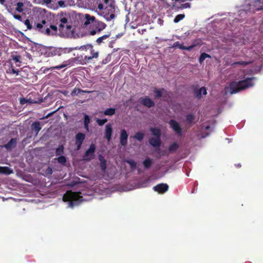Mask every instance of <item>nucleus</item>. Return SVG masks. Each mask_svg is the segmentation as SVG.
I'll use <instances>...</instances> for the list:
<instances>
[{"label":"nucleus","instance_id":"obj_49","mask_svg":"<svg viewBox=\"0 0 263 263\" xmlns=\"http://www.w3.org/2000/svg\"><path fill=\"white\" fill-rule=\"evenodd\" d=\"M191 4L189 3H186L184 4H182L181 5L180 8L184 9V8H190L191 7Z\"/></svg>","mask_w":263,"mask_h":263},{"label":"nucleus","instance_id":"obj_22","mask_svg":"<svg viewBox=\"0 0 263 263\" xmlns=\"http://www.w3.org/2000/svg\"><path fill=\"white\" fill-rule=\"evenodd\" d=\"M195 93L196 97L198 99H200L201 98L202 93L205 95L207 93V92L205 87H202L199 89L196 90Z\"/></svg>","mask_w":263,"mask_h":263},{"label":"nucleus","instance_id":"obj_61","mask_svg":"<svg viewBox=\"0 0 263 263\" xmlns=\"http://www.w3.org/2000/svg\"><path fill=\"white\" fill-rule=\"evenodd\" d=\"M71 26L70 25H66V28L67 29H71Z\"/></svg>","mask_w":263,"mask_h":263},{"label":"nucleus","instance_id":"obj_17","mask_svg":"<svg viewBox=\"0 0 263 263\" xmlns=\"http://www.w3.org/2000/svg\"><path fill=\"white\" fill-rule=\"evenodd\" d=\"M149 143L154 147H159L161 144L160 137H152L148 140Z\"/></svg>","mask_w":263,"mask_h":263},{"label":"nucleus","instance_id":"obj_38","mask_svg":"<svg viewBox=\"0 0 263 263\" xmlns=\"http://www.w3.org/2000/svg\"><path fill=\"white\" fill-rule=\"evenodd\" d=\"M185 17V15L184 14H179L176 15L174 19V22L175 23H177L180 21L182 20Z\"/></svg>","mask_w":263,"mask_h":263},{"label":"nucleus","instance_id":"obj_53","mask_svg":"<svg viewBox=\"0 0 263 263\" xmlns=\"http://www.w3.org/2000/svg\"><path fill=\"white\" fill-rule=\"evenodd\" d=\"M176 45H175V46L178 47L179 48H180L181 49H185V46L179 44L178 42L176 43Z\"/></svg>","mask_w":263,"mask_h":263},{"label":"nucleus","instance_id":"obj_59","mask_svg":"<svg viewBox=\"0 0 263 263\" xmlns=\"http://www.w3.org/2000/svg\"><path fill=\"white\" fill-rule=\"evenodd\" d=\"M0 4L5 6L6 5V0H0Z\"/></svg>","mask_w":263,"mask_h":263},{"label":"nucleus","instance_id":"obj_28","mask_svg":"<svg viewBox=\"0 0 263 263\" xmlns=\"http://www.w3.org/2000/svg\"><path fill=\"white\" fill-rule=\"evenodd\" d=\"M12 60L16 63V66H20L22 62L21 61V56L20 55H12Z\"/></svg>","mask_w":263,"mask_h":263},{"label":"nucleus","instance_id":"obj_14","mask_svg":"<svg viewBox=\"0 0 263 263\" xmlns=\"http://www.w3.org/2000/svg\"><path fill=\"white\" fill-rule=\"evenodd\" d=\"M140 102L144 106L148 108H151L152 107L154 106L155 105L154 102L148 97H145V98H141Z\"/></svg>","mask_w":263,"mask_h":263},{"label":"nucleus","instance_id":"obj_13","mask_svg":"<svg viewBox=\"0 0 263 263\" xmlns=\"http://www.w3.org/2000/svg\"><path fill=\"white\" fill-rule=\"evenodd\" d=\"M128 134L125 129H123L121 130L120 134V142L122 146H125L127 144Z\"/></svg>","mask_w":263,"mask_h":263},{"label":"nucleus","instance_id":"obj_51","mask_svg":"<svg viewBox=\"0 0 263 263\" xmlns=\"http://www.w3.org/2000/svg\"><path fill=\"white\" fill-rule=\"evenodd\" d=\"M58 4L59 7L64 8L66 7L65 2L63 1H60L58 2Z\"/></svg>","mask_w":263,"mask_h":263},{"label":"nucleus","instance_id":"obj_37","mask_svg":"<svg viewBox=\"0 0 263 263\" xmlns=\"http://www.w3.org/2000/svg\"><path fill=\"white\" fill-rule=\"evenodd\" d=\"M10 67L7 71V72L12 73V74H16V75H18V70L14 69L11 62H10Z\"/></svg>","mask_w":263,"mask_h":263},{"label":"nucleus","instance_id":"obj_56","mask_svg":"<svg viewBox=\"0 0 263 263\" xmlns=\"http://www.w3.org/2000/svg\"><path fill=\"white\" fill-rule=\"evenodd\" d=\"M64 27V24L60 23V24L59 25V28L60 30H63V28Z\"/></svg>","mask_w":263,"mask_h":263},{"label":"nucleus","instance_id":"obj_16","mask_svg":"<svg viewBox=\"0 0 263 263\" xmlns=\"http://www.w3.org/2000/svg\"><path fill=\"white\" fill-rule=\"evenodd\" d=\"M112 134V128L111 124L109 123L106 125L105 130V137L108 141L111 140Z\"/></svg>","mask_w":263,"mask_h":263},{"label":"nucleus","instance_id":"obj_4","mask_svg":"<svg viewBox=\"0 0 263 263\" xmlns=\"http://www.w3.org/2000/svg\"><path fill=\"white\" fill-rule=\"evenodd\" d=\"M106 24L98 20L95 22L91 26H90L88 29V33L90 35H95L99 34L106 27Z\"/></svg>","mask_w":263,"mask_h":263},{"label":"nucleus","instance_id":"obj_63","mask_svg":"<svg viewBox=\"0 0 263 263\" xmlns=\"http://www.w3.org/2000/svg\"><path fill=\"white\" fill-rule=\"evenodd\" d=\"M103 64H106L107 63V61H104V60L103 61Z\"/></svg>","mask_w":263,"mask_h":263},{"label":"nucleus","instance_id":"obj_26","mask_svg":"<svg viewBox=\"0 0 263 263\" xmlns=\"http://www.w3.org/2000/svg\"><path fill=\"white\" fill-rule=\"evenodd\" d=\"M149 130L152 132V135L156 137H161V130L160 129L156 127H151Z\"/></svg>","mask_w":263,"mask_h":263},{"label":"nucleus","instance_id":"obj_43","mask_svg":"<svg viewBox=\"0 0 263 263\" xmlns=\"http://www.w3.org/2000/svg\"><path fill=\"white\" fill-rule=\"evenodd\" d=\"M103 2L104 4L107 5V6H113L115 5V0H103Z\"/></svg>","mask_w":263,"mask_h":263},{"label":"nucleus","instance_id":"obj_24","mask_svg":"<svg viewBox=\"0 0 263 263\" xmlns=\"http://www.w3.org/2000/svg\"><path fill=\"white\" fill-rule=\"evenodd\" d=\"M80 92L89 93H91V91H88V90H82V89H81L80 88H74L72 90V91H71V95L72 97H74V96H78V93H80Z\"/></svg>","mask_w":263,"mask_h":263},{"label":"nucleus","instance_id":"obj_31","mask_svg":"<svg viewBox=\"0 0 263 263\" xmlns=\"http://www.w3.org/2000/svg\"><path fill=\"white\" fill-rule=\"evenodd\" d=\"M8 11L11 15H12L15 19L20 21H22V17L20 14H17L16 12H14L12 9H8Z\"/></svg>","mask_w":263,"mask_h":263},{"label":"nucleus","instance_id":"obj_21","mask_svg":"<svg viewBox=\"0 0 263 263\" xmlns=\"http://www.w3.org/2000/svg\"><path fill=\"white\" fill-rule=\"evenodd\" d=\"M41 128L42 127L41 126L40 122L35 121L33 122L31 125V129L32 130H34L36 132V135H37L39 133Z\"/></svg>","mask_w":263,"mask_h":263},{"label":"nucleus","instance_id":"obj_52","mask_svg":"<svg viewBox=\"0 0 263 263\" xmlns=\"http://www.w3.org/2000/svg\"><path fill=\"white\" fill-rule=\"evenodd\" d=\"M67 21H68V20L66 17H62L60 19V23H62L64 24H65L67 23Z\"/></svg>","mask_w":263,"mask_h":263},{"label":"nucleus","instance_id":"obj_57","mask_svg":"<svg viewBox=\"0 0 263 263\" xmlns=\"http://www.w3.org/2000/svg\"><path fill=\"white\" fill-rule=\"evenodd\" d=\"M103 8H104V6H103V4H101V3H100L98 6V8L100 10H102L103 9Z\"/></svg>","mask_w":263,"mask_h":263},{"label":"nucleus","instance_id":"obj_34","mask_svg":"<svg viewBox=\"0 0 263 263\" xmlns=\"http://www.w3.org/2000/svg\"><path fill=\"white\" fill-rule=\"evenodd\" d=\"M64 146L63 145H59L55 149V155L57 156H62L64 154Z\"/></svg>","mask_w":263,"mask_h":263},{"label":"nucleus","instance_id":"obj_44","mask_svg":"<svg viewBox=\"0 0 263 263\" xmlns=\"http://www.w3.org/2000/svg\"><path fill=\"white\" fill-rule=\"evenodd\" d=\"M250 63H251L250 62H245V61H240L234 62L233 63V65H240L246 66Z\"/></svg>","mask_w":263,"mask_h":263},{"label":"nucleus","instance_id":"obj_6","mask_svg":"<svg viewBox=\"0 0 263 263\" xmlns=\"http://www.w3.org/2000/svg\"><path fill=\"white\" fill-rule=\"evenodd\" d=\"M91 55L90 56H85L83 59L82 60L80 59V57H76L74 59V61H78L80 62L81 64H84L88 63L91 62V61L93 59H97L99 57V52L98 51H95L94 49L92 48V50H90Z\"/></svg>","mask_w":263,"mask_h":263},{"label":"nucleus","instance_id":"obj_29","mask_svg":"<svg viewBox=\"0 0 263 263\" xmlns=\"http://www.w3.org/2000/svg\"><path fill=\"white\" fill-rule=\"evenodd\" d=\"M110 34H111L110 32H108L107 34H104V35L98 37L96 40L97 43L99 45L101 44L103 42L104 40L108 38L110 36Z\"/></svg>","mask_w":263,"mask_h":263},{"label":"nucleus","instance_id":"obj_11","mask_svg":"<svg viewBox=\"0 0 263 263\" xmlns=\"http://www.w3.org/2000/svg\"><path fill=\"white\" fill-rule=\"evenodd\" d=\"M170 125L173 130L178 135L182 134V130L178 122L175 120H171Z\"/></svg>","mask_w":263,"mask_h":263},{"label":"nucleus","instance_id":"obj_54","mask_svg":"<svg viewBox=\"0 0 263 263\" xmlns=\"http://www.w3.org/2000/svg\"><path fill=\"white\" fill-rule=\"evenodd\" d=\"M49 29H51L53 31H54L55 32L57 31L58 28L56 26L50 25V27H49Z\"/></svg>","mask_w":263,"mask_h":263},{"label":"nucleus","instance_id":"obj_45","mask_svg":"<svg viewBox=\"0 0 263 263\" xmlns=\"http://www.w3.org/2000/svg\"><path fill=\"white\" fill-rule=\"evenodd\" d=\"M80 48L83 50L89 49L91 50L92 49L93 46L91 44H87L86 45L82 46Z\"/></svg>","mask_w":263,"mask_h":263},{"label":"nucleus","instance_id":"obj_3","mask_svg":"<svg viewBox=\"0 0 263 263\" xmlns=\"http://www.w3.org/2000/svg\"><path fill=\"white\" fill-rule=\"evenodd\" d=\"M74 48H60L54 47H47L45 48L44 54L46 57L53 56H61L64 54L69 53Z\"/></svg>","mask_w":263,"mask_h":263},{"label":"nucleus","instance_id":"obj_50","mask_svg":"<svg viewBox=\"0 0 263 263\" xmlns=\"http://www.w3.org/2000/svg\"><path fill=\"white\" fill-rule=\"evenodd\" d=\"M52 173V169L50 166H48V168L45 171V173L46 174V175H51Z\"/></svg>","mask_w":263,"mask_h":263},{"label":"nucleus","instance_id":"obj_55","mask_svg":"<svg viewBox=\"0 0 263 263\" xmlns=\"http://www.w3.org/2000/svg\"><path fill=\"white\" fill-rule=\"evenodd\" d=\"M196 46L195 44H194V45H191L190 46H188V47H186L185 46V50H187L188 51H190L195 46Z\"/></svg>","mask_w":263,"mask_h":263},{"label":"nucleus","instance_id":"obj_64","mask_svg":"<svg viewBox=\"0 0 263 263\" xmlns=\"http://www.w3.org/2000/svg\"><path fill=\"white\" fill-rule=\"evenodd\" d=\"M209 128H210L209 126H208L206 127V129H209Z\"/></svg>","mask_w":263,"mask_h":263},{"label":"nucleus","instance_id":"obj_25","mask_svg":"<svg viewBox=\"0 0 263 263\" xmlns=\"http://www.w3.org/2000/svg\"><path fill=\"white\" fill-rule=\"evenodd\" d=\"M164 91H165V89L164 88L157 89L156 88H155L154 89L155 97L156 98H160L162 97L163 95V92Z\"/></svg>","mask_w":263,"mask_h":263},{"label":"nucleus","instance_id":"obj_58","mask_svg":"<svg viewBox=\"0 0 263 263\" xmlns=\"http://www.w3.org/2000/svg\"><path fill=\"white\" fill-rule=\"evenodd\" d=\"M43 1L46 5H49L52 2V0H43Z\"/></svg>","mask_w":263,"mask_h":263},{"label":"nucleus","instance_id":"obj_40","mask_svg":"<svg viewBox=\"0 0 263 263\" xmlns=\"http://www.w3.org/2000/svg\"><path fill=\"white\" fill-rule=\"evenodd\" d=\"M107 122V119L106 118L103 119H97L96 120V122L98 123V124L99 126L103 125Z\"/></svg>","mask_w":263,"mask_h":263},{"label":"nucleus","instance_id":"obj_30","mask_svg":"<svg viewBox=\"0 0 263 263\" xmlns=\"http://www.w3.org/2000/svg\"><path fill=\"white\" fill-rule=\"evenodd\" d=\"M116 109L114 108H108L104 111V115L105 116H112L115 114Z\"/></svg>","mask_w":263,"mask_h":263},{"label":"nucleus","instance_id":"obj_36","mask_svg":"<svg viewBox=\"0 0 263 263\" xmlns=\"http://www.w3.org/2000/svg\"><path fill=\"white\" fill-rule=\"evenodd\" d=\"M178 147L179 145L177 143L175 142L170 146L168 150L170 152H174L178 149Z\"/></svg>","mask_w":263,"mask_h":263},{"label":"nucleus","instance_id":"obj_33","mask_svg":"<svg viewBox=\"0 0 263 263\" xmlns=\"http://www.w3.org/2000/svg\"><path fill=\"white\" fill-rule=\"evenodd\" d=\"M54 160L58 161V162L63 165H65L66 162V158L64 156H59V157L54 158Z\"/></svg>","mask_w":263,"mask_h":263},{"label":"nucleus","instance_id":"obj_20","mask_svg":"<svg viewBox=\"0 0 263 263\" xmlns=\"http://www.w3.org/2000/svg\"><path fill=\"white\" fill-rule=\"evenodd\" d=\"M99 160L100 163V167L102 172H105L106 169V160L104 157L100 155L99 156Z\"/></svg>","mask_w":263,"mask_h":263},{"label":"nucleus","instance_id":"obj_15","mask_svg":"<svg viewBox=\"0 0 263 263\" xmlns=\"http://www.w3.org/2000/svg\"><path fill=\"white\" fill-rule=\"evenodd\" d=\"M14 3L15 4L14 6H16L15 8L13 7H10L9 9H12L14 12H19L22 13L24 11V4L23 2H17L16 0H14Z\"/></svg>","mask_w":263,"mask_h":263},{"label":"nucleus","instance_id":"obj_47","mask_svg":"<svg viewBox=\"0 0 263 263\" xmlns=\"http://www.w3.org/2000/svg\"><path fill=\"white\" fill-rule=\"evenodd\" d=\"M90 121V119L89 117L87 115H85L84 116V124H89Z\"/></svg>","mask_w":263,"mask_h":263},{"label":"nucleus","instance_id":"obj_18","mask_svg":"<svg viewBox=\"0 0 263 263\" xmlns=\"http://www.w3.org/2000/svg\"><path fill=\"white\" fill-rule=\"evenodd\" d=\"M17 143V139L16 138H12L10 141H9L7 144L4 145V147L7 150L10 151L12 148H14Z\"/></svg>","mask_w":263,"mask_h":263},{"label":"nucleus","instance_id":"obj_42","mask_svg":"<svg viewBox=\"0 0 263 263\" xmlns=\"http://www.w3.org/2000/svg\"><path fill=\"white\" fill-rule=\"evenodd\" d=\"M24 23L27 26V28L28 29L31 30V29H33V26H32L30 24V21H29V20L28 19H26L24 21Z\"/></svg>","mask_w":263,"mask_h":263},{"label":"nucleus","instance_id":"obj_19","mask_svg":"<svg viewBox=\"0 0 263 263\" xmlns=\"http://www.w3.org/2000/svg\"><path fill=\"white\" fill-rule=\"evenodd\" d=\"M85 21L84 23V25L85 26L88 25L91 26V25L97 20L94 16H91L88 14L85 15Z\"/></svg>","mask_w":263,"mask_h":263},{"label":"nucleus","instance_id":"obj_7","mask_svg":"<svg viewBox=\"0 0 263 263\" xmlns=\"http://www.w3.org/2000/svg\"><path fill=\"white\" fill-rule=\"evenodd\" d=\"M115 13V5L107 6L105 9L104 13V17L107 21H110L116 17Z\"/></svg>","mask_w":263,"mask_h":263},{"label":"nucleus","instance_id":"obj_46","mask_svg":"<svg viewBox=\"0 0 263 263\" xmlns=\"http://www.w3.org/2000/svg\"><path fill=\"white\" fill-rule=\"evenodd\" d=\"M67 64H61L60 65L53 66L50 68L51 69H61L66 67Z\"/></svg>","mask_w":263,"mask_h":263},{"label":"nucleus","instance_id":"obj_35","mask_svg":"<svg viewBox=\"0 0 263 263\" xmlns=\"http://www.w3.org/2000/svg\"><path fill=\"white\" fill-rule=\"evenodd\" d=\"M144 136V134L143 133L137 132L135 134L134 138L139 141H141L143 140Z\"/></svg>","mask_w":263,"mask_h":263},{"label":"nucleus","instance_id":"obj_1","mask_svg":"<svg viewBox=\"0 0 263 263\" xmlns=\"http://www.w3.org/2000/svg\"><path fill=\"white\" fill-rule=\"evenodd\" d=\"M253 79L254 78H248L244 80L231 82L229 87L230 92L231 94L235 93L253 86L252 81Z\"/></svg>","mask_w":263,"mask_h":263},{"label":"nucleus","instance_id":"obj_10","mask_svg":"<svg viewBox=\"0 0 263 263\" xmlns=\"http://www.w3.org/2000/svg\"><path fill=\"white\" fill-rule=\"evenodd\" d=\"M169 186L166 183H161L153 187V190L159 194H164L168 190Z\"/></svg>","mask_w":263,"mask_h":263},{"label":"nucleus","instance_id":"obj_23","mask_svg":"<svg viewBox=\"0 0 263 263\" xmlns=\"http://www.w3.org/2000/svg\"><path fill=\"white\" fill-rule=\"evenodd\" d=\"M13 173L12 170L8 166H0V174L10 175Z\"/></svg>","mask_w":263,"mask_h":263},{"label":"nucleus","instance_id":"obj_2","mask_svg":"<svg viewBox=\"0 0 263 263\" xmlns=\"http://www.w3.org/2000/svg\"><path fill=\"white\" fill-rule=\"evenodd\" d=\"M83 197L80 195V193L73 192L71 191H68L64 195L63 200L64 201L68 202V206L73 208L74 205H78L82 201Z\"/></svg>","mask_w":263,"mask_h":263},{"label":"nucleus","instance_id":"obj_27","mask_svg":"<svg viewBox=\"0 0 263 263\" xmlns=\"http://www.w3.org/2000/svg\"><path fill=\"white\" fill-rule=\"evenodd\" d=\"M152 164V160L149 158L145 159L143 162V165L145 169H148L150 168Z\"/></svg>","mask_w":263,"mask_h":263},{"label":"nucleus","instance_id":"obj_32","mask_svg":"<svg viewBox=\"0 0 263 263\" xmlns=\"http://www.w3.org/2000/svg\"><path fill=\"white\" fill-rule=\"evenodd\" d=\"M195 117L193 114H190L186 116V121L187 124H192L195 120Z\"/></svg>","mask_w":263,"mask_h":263},{"label":"nucleus","instance_id":"obj_12","mask_svg":"<svg viewBox=\"0 0 263 263\" xmlns=\"http://www.w3.org/2000/svg\"><path fill=\"white\" fill-rule=\"evenodd\" d=\"M85 134L82 133H78L76 135V144L77 147V149L79 150L85 138Z\"/></svg>","mask_w":263,"mask_h":263},{"label":"nucleus","instance_id":"obj_48","mask_svg":"<svg viewBox=\"0 0 263 263\" xmlns=\"http://www.w3.org/2000/svg\"><path fill=\"white\" fill-rule=\"evenodd\" d=\"M163 97L165 100H166L167 99L170 98V92L167 91L166 90H165V91L163 92V95L162 97Z\"/></svg>","mask_w":263,"mask_h":263},{"label":"nucleus","instance_id":"obj_8","mask_svg":"<svg viewBox=\"0 0 263 263\" xmlns=\"http://www.w3.org/2000/svg\"><path fill=\"white\" fill-rule=\"evenodd\" d=\"M96 149V145L94 143H91L90 145L89 148L85 152V153L83 155V159L85 161H90L93 159Z\"/></svg>","mask_w":263,"mask_h":263},{"label":"nucleus","instance_id":"obj_60","mask_svg":"<svg viewBox=\"0 0 263 263\" xmlns=\"http://www.w3.org/2000/svg\"><path fill=\"white\" fill-rule=\"evenodd\" d=\"M89 124H84V128L86 129L87 131H88L89 130Z\"/></svg>","mask_w":263,"mask_h":263},{"label":"nucleus","instance_id":"obj_62","mask_svg":"<svg viewBox=\"0 0 263 263\" xmlns=\"http://www.w3.org/2000/svg\"><path fill=\"white\" fill-rule=\"evenodd\" d=\"M236 165V166H237V167H240V166H241V165H240V164H237V165Z\"/></svg>","mask_w":263,"mask_h":263},{"label":"nucleus","instance_id":"obj_39","mask_svg":"<svg viewBox=\"0 0 263 263\" xmlns=\"http://www.w3.org/2000/svg\"><path fill=\"white\" fill-rule=\"evenodd\" d=\"M206 58H210V55L206 53H201L199 59V63L201 64Z\"/></svg>","mask_w":263,"mask_h":263},{"label":"nucleus","instance_id":"obj_41","mask_svg":"<svg viewBox=\"0 0 263 263\" xmlns=\"http://www.w3.org/2000/svg\"><path fill=\"white\" fill-rule=\"evenodd\" d=\"M127 162L128 164H129L130 166V168L132 169H135L136 167V165H137V164L135 162V161L133 160H128L127 161Z\"/></svg>","mask_w":263,"mask_h":263},{"label":"nucleus","instance_id":"obj_5","mask_svg":"<svg viewBox=\"0 0 263 263\" xmlns=\"http://www.w3.org/2000/svg\"><path fill=\"white\" fill-rule=\"evenodd\" d=\"M46 24L45 20H42L41 23H34L33 29L49 35L51 34V31Z\"/></svg>","mask_w":263,"mask_h":263},{"label":"nucleus","instance_id":"obj_9","mask_svg":"<svg viewBox=\"0 0 263 263\" xmlns=\"http://www.w3.org/2000/svg\"><path fill=\"white\" fill-rule=\"evenodd\" d=\"M252 11L255 12L256 11H259L263 9V0H253L250 4Z\"/></svg>","mask_w":263,"mask_h":263}]
</instances>
